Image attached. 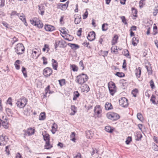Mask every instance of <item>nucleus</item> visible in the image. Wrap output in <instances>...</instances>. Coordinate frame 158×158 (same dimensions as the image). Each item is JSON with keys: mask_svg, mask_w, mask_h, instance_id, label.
<instances>
[{"mask_svg": "<svg viewBox=\"0 0 158 158\" xmlns=\"http://www.w3.org/2000/svg\"><path fill=\"white\" fill-rule=\"evenodd\" d=\"M129 52L127 50H126L124 51V55L126 56H129Z\"/></svg>", "mask_w": 158, "mask_h": 158, "instance_id": "0e129e2a", "label": "nucleus"}, {"mask_svg": "<svg viewBox=\"0 0 158 158\" xmlns=\"http://www.w3.org/2000/svg\"><path fill=\"white\" fill-rule=\"evenodd\" d=\"M108 24L107 23H104L102 25V30L103 31H106L108 29L107 26Z\"/></svg>", "mask_w": 158, "mask_h": 158, "instance_id": "c85d7f7f", "label": "nucleus"}, {"mask_svg": "<svg viewBox=\"0 0 158 158\" xmlns=\"http://www.w3.org/2000/svg\"><path fill=\"white\" fill-rule=\"evenodd\" d=\"M43 61V64H47V59L44 56H43L42 58Z\"/></svg>", "mask_w": 158, "mask_h": 158, "instance_id": "13d9d810", "label": "nucleus"}, {"mask_svg": "<svg viewBox=\"0 0 158 158\" xmlns=\"http://www.w3.org/2000/svg\"><path fill=\"white\" fill-rule=\"evenodd\" d=\"M139 42V39L138 38L134 37L132 39V44L135 46L137 45Z\"/></svg>", "mask_w": 158, "mask_h": 158, "instance_id": "412c9836", "label": "nucleus"}, {"mask_svg": "<svg viewBox=\"0 0 158 158\" xmlns=\"http://www.w3.org/2000/svg\"><path fill=\"white\" fill-rule=\"evenodd\" d=\"M35 26H36L38 28H42L43 26V24L40 21H37L36 25Z\"/></svg>", "mask_w": 158, "mask_h": 158, "instance_id": "2f4dec72", "label": "nucleus"}, {"mask_svg": "<svg viewBox=\"0 0 158 158\" xmlns=\"http://www.w3.org/2000/svg\"><path fill=\"white\" fill-rule=\"evenodd\" d=\"M22 71L23 74V75L25 77H27V75L26 72V69L24 67L22 68Z\"/></svg>", "mask_w": 158, "mask_h": 158, "instance_id": "72a5a7b5", "label": "nucleus"}, {"mask_svg": "<svg viewBox=\"0 0 158 158\" xmlns=\"http://www.w3.org/2000/svg\"><path fill=\"white\" fill-rule=\"evenodd\" d=\"M18 17H19V18L23 22H24V21H25V17L23 13H22L21 15L20 16L19 15V16Z\"/></svg>", "mask_w": 158, "mask_h": 158, "instance_id": "e433bc0d", "label": "nucleus"}, {"mask_svg": "<svg viewBox=\"0 0 158 158\" xmlns=\"http://www.w3.org/2000/svg\"><path fill=\"white\" fill-rule=\"evenodd\" d=\"M74 158H81V154L80 153H78L74 157Z\"/></svg>", "mask_w": 158, "mask_h": 158, "instance_id": "338daca9", "label": "nucleus"}, {"mask_svg": "<svg viewBox=\"0 0 158 158\" xmlns=\"http://www.w3.org/2000/svg\"><path fill=\"white\" fill-rule=\"evenodd\" d=\"M52 127V129L57 130V124H56L55 123H54L53 124Z\"/></svg>", "mask_w": 158, "mask_h": 158, "instance_id": "5fc2aeb1", "label": "nucleus"}, {"mask_svg": "<svg viewBox=\"0 0 158 158\" xmlns=\"http://www.w3.org/2000/svg\"><path fill=\"white\" fill-rule=\"evenodd\" d=\"M81 28H80L77 31V35L78 36H80L81 35Z\"/></svg>", "mask_w": 158, "mask_h": 158, "instance_id": "bf43d9fd", "label": "nucleus"}, {"mask_svg": "<svg viewBox=\"0 0 158 158\" xmlns=\"http://www.w3.org/2000/svg\"><path fill=\"white\" fill-rule=\"evenodd\" d=\"M52 64L53 68L55 70H57V68L58 66V63L54 59H52Z\"/></svg>", "mask_w": 158, "mask_h": 158, "instance_id": "a211bd4d", "label": "nucleus"}, {"mask_svg": "<svg viewBox=\"0 0 158 158\" xmlns=\"http://www.w3.org/2000/svg\"><path fill=\"white\" fill-rule=\"evenodd\" d=\"M70 67L72 70L74 72H77L78 70V67L75 64H71Z\"/></svg>", "mask_w": 158, "mask_h": 158, "instance_id": "a878e982", "label": "nucleus"}, {"mask_svg": "<svg viewBox=\"0 0 158 158\" xmlns=\"http://www.w3.org/2000/svg\"><path fill=\"white\" fill-rule=\"evenodd\" d=\"M105 130L107 132L112 133L113 131V129L110 126H106L105 127Z\"/></svg>", "mask_w": 158, "mask_h": 158, "instance_id": "bb28decb", "label": "nucleus"}, {"mask_svg": "<svg viewBox=\"0 0 158 158\" xmlns=\"http://www.w3.org/2000/svg\"><path fill=\"white\" fill-rule=\"evenodd\" d=\"M68 45L73 50H76L78 49L80 47L78 45L74 44L69 43Z\"/></svg>", "mask_w": 158, "mask_h": 158, "instance_id": "2eb2a0df", "label": "nucleus"}, {"mask_svg": "<svg viewBox=\"0 0 158 158\" xmlns=\"http://www.w3.org/2000/svg\"><path fill=\"white\" fill-rule=\"evenodd\" d=\"M38 7L40 10H44V6L43 4H41L39 5Z\"/></svg>", "mask_w": 158, "mask_h": 158, "instance_id": "a18cd8bd", "label": "nucleus"}, {"mask_svg": "<svg viewBox=\"0 0 158 158\" xmlns=\"http://www.w3.org/2000/svg\"><path fill=\"white\" fill-rule=\"evenodd\" d=\"M27 99L24 97H22L18 100L16 102V104L19 108H23L27 104Z\"/></svg>", "mask_w": 158, "mask_h": 158, "instance_id": "f03ea898", "label": "nucleus"}, {"mask_svg": "<svg viewBox=\"0 0 158 158\" xmlns=\"http://www.w3.org/2000/svg\"><path fill=\"white\" fill-rule=\"evenodd\" d=\"M82 88H82V89H84L83 91H85L86 92H87L89 90V86L87 85H85L82 86Z\"/></svg>", "mask_w": 158, "mask_h": 158, "instance_id": "cd10ccee", "label": "nucleus"}, {"mask_svg": "<svg viewBox=\"0 0 158 158\" xmlns=\"http://www.w3.org/2000/svg\"><path fill=\"white\" fill-rule=\"evenodd\" d=\"M7 103L9 104L11 106H12V103L11 102V98L10 97L8 98V99L7 101Z\"/></svg>", "mask_w": 158, "mask_h": 158, "instance_id": "6e6d98bb", "label": "nucleus"}, {"mask_svg": "<svg viewBox=\"0 0 158 158\" xmlns=\"http://www.w3.org/2000/svg\"><path fill=\"white\" fill-rule=\"evenodd\" d=\"M44 147L45 148L49 149L51 148L52 147V146L49 143V141H46V144L45 145Z\"/></svg>", "mask_w": 158, "mask_h": 158, "instance_id": "5701e85b", "label": "nucleus"}, {"mask_svg": "<svg viewBox=\"0 0 158 158\" xmlns=\"http://www.w3.org/2000/svg\"><path fill=\"white\" fill-rule=\"evenodd\" d=\"M115 75L120 77H123L125 76L124 74L122 73V72H117V73L115 74Z\"/></svg>", "mask_w": 158, "mask_h": 158, "instance_id": "c9c22d12", "label": "nucleus"}, {"mask_svg": "<svg viewBox=\"0 0 158 158\" xmlns=\"http://www.w3.org/2000/svg\"><path fill=\"white\" fill-rule=\"evenodd\" d=\"M7 139V137L6 136L2 135L0 136V145L3 146L6 144L7 140L6 139Z\"/></svg>", "mask_w": 158, "mask_h": 158, "instance_id": "9d476101", "label": "nucleus"}, {"mask_svg": "<svg viewBox=\"0 0 158 158\" xmlns=\"http://www.w3.org/2000/svg\"><path fill=\"white\" fill-rule=\"evenodd\" d=\"M69 2H67L65 4L60 3L58 4L57 8L62 10H66L68 6Z\"/></svg>", "mask_w": 158, "mask_h": 158, "instance_id": "6e6552de", "label": "nucleus"}, {"mask_svg": "<svg viewBox=\"0 0 158 158\" xmlns=\"http://www.w3.org/2000/svg\"><path fill=\"white\" fill-rule=\"evenodd\" d=\"M141 72V68L140 67L136 68L135 70V73L136 77L138 78L140 77Z\"/></svg>", "mask_w": 158, "mask_h": 158, "instance_id": "4468645a", "label": "nucleus"}, {"mask_svg": "<svg viewBox=\"0 0 158 158\" xmlns=\"http://www.w3.org/2000/svg\"><path fill=\"white\" fill-rule=\"evenodd\" d=\"M1 3L0 4V6L1 7H3L5 5V0H0Z\"/></svg>", "mask_w": 158, "mask_h": 158, "instance_id": "052dcab7", "label": "nucleus"}, {"mask_svg": "<svg viewBox=\"0 0 158 158\" xmlns=\"http://www.w3.org/2000/svg\"><path fill=\"white\" fill-rule=\"evenodd\" d=\"M106 116L108 118L113 121L119 119L120 117L118 114L112 112L107 113Z\"/></svg>", "mask_w": 158, "mask_h": 158, "instance_id": "20e7f679", "label": "nucleus"}, {"mask_svg": "<svg viewBox=\"0 0 158 158\" xmlns=\"http://www.w3.org/2000/svg\"><path fill=\"white\" fill-rule=\"evenodd\" d=\"M105 109L107 110H109L113 109V106L111 103L106 102L105 106Z\"/></svg>", "mask_w": 158, "mask_h": 158, "instance_id": "f3484780", "label": "nucleus"}, {"mask_svg": "<svg viewBox=\"0 0 158 158\" xmlns=\"http://www.w3.org/2000/svg\"><path fill=\"white\" fill-rule=\"evenodd\" d=\"M15 52L18 54H22L24 51V48L23 44L21 43H19L17 44L15 48Z\"/></svg>", "mask_w": 158, "mask_h": 158, "instance_id": "7ed1b4c3", "label": "nucleus"}, {"mask_svg": "<svg viewBox=\"0 0 158 158\" xmlns=\"http://www.w3.org/2000/svg\"><path fill=\"white\" fill-rule=\"evenodd\" d=\"M93 151L91 153V155H94L95 153H97L98 152L97 150L95 149H93Z\"/></svg>", "mask_w": 158, "mask_h": 158, "instance_id": "e2e57ef3", "label": "nucleus"}, {"mask_svg": "<svg viewBox=\"0 0 158 158\" xmlns=\"http://www.w3.org/2000/svg\"><path fill=\"white\" fill-rule=\"evenodd\" d=\"M86 134L87 137L90 139H91L93 135V133L90 130L86 131Z\"/></svg>", "mask_w": 158, "mask_h": 158, "instance_id": "dca6fc26", "label": "nucleus"}, {"mask_svg": "<svg viewBox=\"0 0 158 158\" xmlns=\"http://www.w3.org/2000/svg\"><path fill=\"white\" fill-rule=\"evenodd\" d=\"M52 73V70L50 68L47 67L44 70L43 74L44 76L47 77L50 76Z\"/></svg>", "mask_w": 158, "mask_h": 158, "instance_id": "0eeeda50", "label": "nucleus"}, {"mask_svg": "<svg viewBox=\"0 0 158 158\" xmlns=\"http://www.w3.org/2000/svg\"><path fill=\"white\" fill-rule=\"evenodd\" d=\"M119 104L123 107H126L128 106L127 99L125 98H121L119 101Z\"/></svg>", "mask_w": 158, "mask_h": 158, "instance_id": "423d86ee", "label": "nucleus"}, {"mask_svg": "<svg viewBox=\"0 0 158 158\" xmlns=\"http://www.w3.org/2000/svg\"><path fill=\"white\" fill-rule=\"evenodd\" d=\"M18 41V39L15 37L14 36L13 38V40L11 41V43L12 45H13L15 42Z\"/></svg>", "mask_w": 158, "mask_h": 158, "instance_id": "603ef678", "label": "nucleus"}, {"mask_svg": "<svg viewBox=\"0 0 158 158\" xmlns=\"http://www.w3.org/2000/svg\"><path fill=\"white\" fill-rule=\"evenodd\" d=\"M138 90L137 89H135L132 91L131 94L134 97H136V94Z\"/></svg>", "mask_w": 158, "mask_h": 158, "instance_id": "37998d69", "label": "nucleus"}, {"mask_svg": "<svg viewBox=\"0 0 158 158\" xmlns=\"http://www.w3.org/2000/svg\"><path fill=\"white\" fill-rule=\"evenodd\" d=\"M95 38V34L94 31H92L89 33L88 36V39L90 41H92L94 40Z\"/></svg>", "mask_w": 158, "mask_h": 158, "instance_id": "1a4fd4ad", "label": "nucleus"}, {"mask_svg": "<svg viewBox=\"0 0 158 158\" xmlns=\"http://www.w3.org/2000/svg\"><path fill=\"white\" fill-rule=\"evenodd\" d=\"M71 110L73 111L70 114L71 115H74L77 112V108L74 105H72L71 107Z\"/></svg>", "mask_w": 158, "mask_h": 158, "instance_id": "6ab92c4d", "label": "nucleus"}, {"mask_svg": "<svg viewBox=\"0 0 158 158\" xmlns=\"http://www.w3.org/2000/svg\"><path fill=\"white\" fill-rule=\"evenodd\" d=\"M108 87L110 92L112 95H113L115 92L116 86L114 83L113 82L109 83Z\"/></svg>", "mask_w": 158, "mask_h": 158, "instance_id": "39448f33", "label": "nucleus"}, {"mask_svg": "<svg viewBox=\"0 0 158 158\" xmlns=\"http://www.w3.org/2000/svg\"><path fill=\"white\" fill-rule=\"evenodd\" d=\"M111 51L112 52H115L116 51L115 50H117V47L116 46H113L111 48Z\"/></svg>", "mask_w": 158, "mask_h": 158, "instance_id": "4d7b16f0", "label": "nucleus"}, {"mask_svg": "<svg viewBox=\"0 0 158 158\" xmlns=\"http://www.w3.org/2000/svg\"><path fill=\"white\" fill-rule=\"evenodd\" d=\"M50 89V86L49 85H48L47 87L45 89V94H44V96L46 97L47 96V95L48 93H49V94L50 93V92L49 90Z\"/></svg>", "mask_w": 158, "mask_h": 158, "instance_id": "f704fd0d", "label": "nucleus"}, {"mask_svg": "<svg viewBox=\"0 0 158 158\" xmlns=\"http://www.w3.org/2000/svg\"><path fill=\"white\" fill-rule=\"evenodd\" d=\"M31 23L33 25L35 26L36 24L37 21L35 20V19H31L30 20Z\"/></svg>", "mask_w": 158, "mask_h": 158, "instance_id": "8fccbe9b", "label": "nucleus"}, {"mask_svg": "<svg viewBox=\"0 0 158 158\" xmlns=\"http://www.w3.org/2000/svg\"><path fill=\"white\" fill-rule=\"evenodd\" d=\"M44 28L47 31H51L55 30V27L50 25H46L44 26Z\"/></svg>", "mask_w": 158, "mask_h": 158, "instance_id": "ddd939ff", "label": "nucleus"}, {"mask_svg": "<svg viewBox=\"0 0 158 158\" xmlns=\"http://www.w3.org/2000/svg\"><path fill=\"white\" fill-rule=\"evenodd\" d=\"M2 122V124L3 127L6 129H7L8 127V126L7 125V123L6 121V122L5 121H3L1 122Z\"/></svg>", "mask_w": 158, "mask_h": 158, "instance_id": "a19ab883", "label": "nucleus"}, {"mask_svg": "<svg viewBox=\"0 0 158 158\" xmlns=\"http://www.w3.org/2000/svg\"><path fill=\"white\" fill-rule=\"evenodd\" d=\"M59 82L60 85L61 86L64 85L65 84V80L64 79H62L59 80Z\"/></svg>", "mask_w": 158, "mask_h": 158, "instance_id": "ea45409f", "label": "nucleus"}, {"mask_svg": "<svg viewBox=\"0 0 158 158\" xmlns=\"http://www.w3.org/2000/svg\"><path fill=\"white\" fill-rule=\"evenodd\" d=\"M145 0H141L139 2V6L140 7H142L143 6V5L145 4L144 2Z\"/></svg>", "mask_w": 158, "mask_h": 158, "instance_id": "49530a36", "label": "nucleus"}, {"mask_svg": "<svg viewBox=\"0 0 158 158\" xmlns=\"http://www.w3.org/2000/svg\"><path fill=\"white\" fill-rule=\"evenodd\" d=\"M81 20V17L80 15L77 16L75 18L74 23L75 24H78Z\"/></svg>", "mask_w": 158, "mask_h": 158, "instance_id": "aec40b11", "label": "nucleus"}, {"mask_svg": "<svg viewBox=\"0 0 158 158\" xmlns=\"http://www.w3.org/2000/svg\"><path fill=\"white\" fill-rule=\"evenodd\" d=\"M45 118V112H42L40 114L39 117V119L40 120H44Z\"/></svg>", "mask_w": 158, "mask_h": 158, "instance_id": "b1692460", "label": "nucleus"}, {"mask_svg": "<svg viewBox=\"0 0 158 158\" xmlns=\"http://www.w3.org/2000/svg\"><path fill=\"white\" fill-rule=\"evenodd\" d=\"M137 118L139 120L142 121L143 120L142 115L140 113H138L137 115Z\"/></svg>", "mask_w": 158, "mask_h": 158, "instance_id": "473e14b6", "label": "nucleus"}, {"mask_svg": "<svg viewBox=\"0 0 158 158\" xmlns=\"http://www.w3.org/2000/svg\"><path fill=\"white\" fill-rule=\"evenodd\" d=\"M2 23L6 28H8V24L7 23L4 22V21H3L2 22Z\"/></svg>", "mask_w": 158, "mask_h": 158, "instance_id": "680f3d73", "label": "nucleus"}, {"mask_svg": "<svg viewBox=\"0 0 158 158\" xmlns=\"http://www.w3.org/2000/svg\"><path fill=\"white\" fill-rule=\"evenodd\" d=\"M94 113L98 115H99L102 112V110L101 106L99 105H96L94 107Z\"/></svg>", "mask_w": 158, "mask_h": 158, "instance_id": "f8f14e48", "label": "nucleus"}, {"mask_svg": "<svg viewBox=\"0 0 158 158\" xmlns=\"http://www.w3.org/2000/svg\"><path fill=\"white\" fill-rule=\"evenodd\" d=\"M80 95V94L78 91L75 92L74 93V96L73 98V100H75L77 99V98H78Z\"/></svg>", "mask_w": 158, "mask_h": 158, "instance_id": "c756f323", "label": "nucleus"}, {"mask_svg": "<svg viewBox=\"0 0 158 158\" xmlns=\"http://www.w3.org/2000/svg\"><path fill=\"white\" fill-rule=\"evenodd\" d=\"M118 38V36L117 35H115L113 38V40L112 41V44L114 45L117 43V40Z\"/></svg>", "mask_w": 158, "mask_h": 158, "instance_id": "4be33fe9", "label": "nucleus"}, {"mask_svg": "<svg viewBox=\"0 0 158 158\" xmlns=\"http://www.w3.org/2000/svg\"><path fill=\"white\" fill-rule=\"evenodd\" d=\"M24 135H28L30 136L34 134V129L31 128L28 129L27 131H24Z\"/></svg>", "mask_w": 158, "mask_h": 158, "instance_id": "9b49d317", "label": "nucleus"}, {"mask_svg": "<svg viewBox=\"0 0 158 158\" xmlns=\"http://www.w3.org/2000/svg\"><path fill=\"white\" fill-rule=\"evenodd\" d=\"M123 69H125L126 67V62L125 60H123Z\"/></svg>", "mask_w": 158, "mask_h": 158, "instance_id": "69168bd1", "label": "nucleus"}, {"mask_svg": "<svg viewBox=\"0 0 158 158\" xmlns=\"http://www.w3.org/2000/svg\"><path fill=\"white\" fill-rule=\"evenodd\" d=\"M19 14L17 13L15 11H12L10 14V16H14L16 15L17 16H19Z\"/></svg>", "mask_w": 158, "mask_h": 158, "instance_id": "3c124183", "label": "nucleus"}, {"mask_svg": "<svg viewBox=\"0 0 158 158\" xmlns=\"http://www.w3.org/2000/svg\"><path fill=\"white\" fill-rule=\"evenodd\" d=\"M132 140L131 137L128 136L126 140V143L127 144H129L130 143Z\"/></svg>", "mask_w": 158, "mask_h": 158, "instance_id": "79ce46f5", "label": "nucleus"}, {"mask_svg": "<svg viewBox=\"0 0 158 158\" xmlns=\"http://www.w3.org/2000/svg\"><path fill=\"white\" fill-rule=\"evenodd\" d=\"M79 64L80 66L82 68V69L83 70L84 69V67L83 63L82 60H81L80 61Z\"/></svg>", "mask_w": 158, "mask_h": 158, "instance_id": "864d4df0", "label": "nucleus"}, {"mask_svg": "<svg viewBox=\"0 0 158 158\" xmlns=\"http://www.w3.org/2000/svg\"><path fill=\"white\" fill-rule=\"evenodd\" d=\"M43 135L44 140L46 141H49V134L45 133V134L43 133Z\"/></svg>", "mask_w": 158, "mask_h": 158, "instance_id": "393cba45", "label": "nucleus"}, {"mask_svg": "<svg viewBox=\"0 0 158 158\" xmlns=\"http://www.w3.org/2000/svg\"><path fill=\"white\" fill-rule=\"evenodd\" d=\"M156 98V96L153 95H152L151 97L150 100L154 104H156V102L155 101Z\"/></svg>", "mask_w": 158, "mask_h": 158, "instance_id": "4c0bfd02", "label": "nucleus"}, {"mask_svg": "<svg viewBox=\"0 0 158 158\" xmlns=\"http://www.w3.org/2000/svg\"><path fill=\"white\" fill-rule=\"evenodd\" d=\"M150 86L152 89H153L155 87V85L152 80H151L150 82Z\"/></svg>", "mask_w": 158, "mask_h": 158, "instance_id": "c03bdc74", "label": "nucleus"}, {"mask_svg": "<svg viewBox=\"0 0 158 158\" xmlns=\"http://www.w3.org/2000/svg\"><path fill=\"white\" fill-rule=\"evenodd\" d=\"M121 19L122 20V22L124 23L125 24H127L126 22V19L124 16H122L121 17Z\"/></svg>", "mask_w": 158, "mask_h": 158, "instance_id": "de8ad7c7", "label": "nucleus"}, {"mask_svg": "<svg viewBox=\"0 0 158 158\" xmlns=\"http://www.w3.org/2000/svg\"><path fill=\"white\" fill-rule=\"evenodd\" d=\"M88 13L87 10L85 12L84 14L83 15V19H85L87 17Z\"/></svg>", "mask_w": 158, "mask_h": 158, "instance_id": "09e8293b", "label": "nucleus"}, {"mask_svg": "<svg viewBox=\"0 0 158 158\" xmlns=\"http://www.w3.org/2000/svg\"><path fill=\"white\" fill-rule=\"evenodd\" d=\"M158 12V6H155L153 10V15L154 16H156Z\"/></svg>", "mask_w": 158, "mask_h": 158, "instance_id": "7c9ffc66", "label": "nucleus"}, {"mask_svg": "<svg viewBox=\"0 0 158 158\" xmlns=\"http://www.w3.org/2000/svg\"><path fill=\"white\" fill-rule=\"evenodd\" d=\"M88 79V76L82 73L76 77V81L78 84L82 85L87 81Z\"/></svg>", "mask_w": 158, "mask_h": 158, "instance_id": "f257e3e1", "label": "nucleus"}, {"mask_svg": "<svg viewBox=\"0 0 158 158\" xmlns=\"http://www.w3.org/2000/svg\"><path fill=\"white\" fill-rule=\"evenodd\" d=\"M82 44L84 46L88 47V45L89 44V42H84Z\"/></svg>", "mask_w": 158, "mask_h": 158, "instance_id": "774afa93", "label": "nucleus"}, {"mask_svg": "<svg viewBox=\"0 0 158 158\" xmlns=\"http://www.w3.org/2000/svg\"><path fill=\"white\" fill-rule=\"evenodd\" d=\"M136 134L137 137V140H139L142 137V135L140 132H137Z\"/></svg>", "mask_w": 158, "mask_h": 158, "instance_id": "58836bf2", "label": "nucleus"}]
</instances>
